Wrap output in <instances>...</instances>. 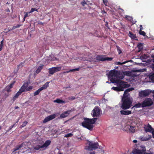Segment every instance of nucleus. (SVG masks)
I'll list each match as a JSON object with an SVG mask.
<instances>
[{
  "mask_svg": "<svg viewBox=\"0 0 154 154\" xmlns=\"http://www.w3.org/2000/svg\"><path fill=\"white\" fill-rule=\"evenodd\" d=\"M134 90L133 88H128L126 90L122 97L121 108L123 110L129 109L132 106V101L130 99L129 92Z\"/></svg>",
  "mask_w": 154,
  "mask_h": 154,
  "instance_id": "f257e3e1",
  "label": "nucleus"
},
{
  "mask_svg": "<svg viewBox=\"0 0 154 154\" xmlns=\"http://www.w3.org/2000/svg\"><path fill=\"white\" fill-rule=\"evenodd\" d=\"M110 81L112 83L116 84L117 87H113L112 88V89L116 91H123L124 88L129 87L126 82L116 78H112Z\"/></svg>",
  "mask_w": 154,
  "mask_h": 154,
  "instance_id": "f03ea898",
  "label": "nucleus"
},
{
  "mask_svg": "<svg viewBox=\"0 0 154 154\" xmlns=\"http://www.w3.org/2000/svg\"><path fill=\"white\" fill-rule=\"evenodd\" d=\"M97 119L96 118L92 119L85 118L84 121L82 122L81 125L83 127L90 131H92L94 127L93 124L95 123Z\"/></svg>",
  "mask_w": 154,
  "mask_h": 154,
  "instance_id": "7ed1b4c3",
  "label": "nucleus"
},
{
  "mask_svg": "<svg viewBox=\"0 0 154 154\" xmlns=\"http://www.w3.org/2000/svg\"><path fill=\"white\" fill-rule=\"evenodd\" d=\"M146 149L144 146L138 145L137 149H133L132 152L134 154H154L152 152H146Z\"/></svg>",
  "mask_w": 154,
  "mask_h": 154,
  "instance_id": "20e7f679",
  "label": "nucleus"
},
{
  "mask_svg": "<svg viewBox=\"0 0 154 154\" xmlns=\"http://www.w3.org/2000/svg\"><path fill=\"white\" fill-rule=\"evenodd\" d=\"M120 72L115 69L111 70L109 72L107 73L108 78L110 79L112 78H113V77H116V78H119L120 79H122L124 77V75L121 74V76H119L120 75Z\"/></svg>",
  "mask_w": 154,
  "mask_h": 154,
  "instance_id": "39448f33",
  "label": "nucleus"
},
{
  "mask_svg": "<svg viewBox=\"0 0 154 154\" xmlns=\"http://www.w3.org/2000/svg\"><path fill=\"white\" fill-rule=\"evenodd\" d=\"M153 102L150 98H146L142 102V107L143 108L150 106L152 105Z\"/></svg>",
  "mask_w": 154,
  "mask_h": 154,
  "instance_id": "423d86ee",
  "label": "nucleus"
},
{
  "mask_svg": "<svg viewBox=\"0 0 154 154\" xmlns=\"http://www.w3.org/2000/svg\"><path fill=\"white\" fill-rule=\"evenodd\" d=\"M88 144L89 146L88 147V148H85V149L90 150L97 149L98 148L99 146L98 143L97 142L93 143L91 141H88Z\"/></svg>",
  "mask_w": 154,
  "mask_h": 154,
  "instance_id": "0eeeda50",
  "label": "nucleus"
},
{
  "mask_svg": "<svg viewBox=\"0 0 154 154\" xmlns=\"http://www.w3.org/2000/svg\"><path fill=\"white\" fill-rule=\"evenodd\" d=\"M104 56L103 55H97L96 56L95 59L97 61H104L106 60L110 61L113 59V58L112 57H104Z\"/></svg>",
  "mask_w": 154,
  "mask_h": 154,
  "instance_id": "6e6552de",
  "label": "nucleus"
},
{
  "mask_svg": "<svg viewBox=\"0 0 154 154\" xmlns=\"http://www.w3.org/2000/svg\"><path fill=\"white\" fill-rule=\"evenodd\" d=\"M151 92V91L149 90L141 91L139 92V96L140 97H144L149 95Z\"/></svg>",
  "mask_w": 154,
  "mask_h": 154,
  "instance_id": "1a4fd4ad",
  "label": "nucleus"
},
{
  "mask_svg": "<svg viewBox=\"0 0 154 154\" xmlns=\"http://www.w3.org/2000/svg\"><path fill=\"white\" fill-rule=\"evenodd\" d=\"M100 109L98 106H95L92 111L91 115L93 117H98L100 114Z\"/></svg>",
  "mask_w": 154,
  "mask_h": 154,
  "instance_id": "9d476101",
  "label": "nucleus"
},
{
  "mask_svg": "<svg viewBox=\"0 0 154 154\" xmlns=\"http://www.w3.org/2000/svg\"><path fill=\"white\" fill-rule=\"evenodd\" d=\"M61 69V67H54L50 68L48 69L49 74L50 75H53L55 72L59 71Z\"/></svg>",
  "mask_w": 154,
  "mask_h": 154,
  "instance_id": "9b49d317",
  "label": "nucleus"
},
{
  "mask_svg": "<svg viewBox=\"0 0 154 154\" xmlns=\"http://www.w3.org/2000/svg\"><path fill=\"white\" fill-rule=\"evenodd\" d=\"M73 111V109H71L70 110H69L65 111L60 115V117L61 118H66L68 116L71 112H72Z\"/></svg>",
  "mask_w": 154,
  "mask_h": 154,
  "instance_id": "f8f14e48",
  "label": "nucleus"
},
{
  "mask_svg": "<svg viewBox=\"0 0 154 154\" xmlns=\"http://www.w3.org/2000/svg\"><path fill=\"white\" fill-rule=\"evenodd\" d=\"M56 117L55 114H53L49 116L46 117L43 121V123H46L47 122L54 119Z\"/></svg>",
  "mask_w": 154,
  "mask_h": 154,
  "instance_id": "ddd939ff",
  "label": "nucleus"
},
{
  "mask_svg": "<svg viewBox=\"0 0 154 154\" xmlns=\"http://www.w3.org/2000/svg\"><path fill=\"white\" fill-rule=\"evenodd\" d=\"M145 130L146 132H150L152 134V132L154 131L153 128L152 127L151 125L148 124L147 125L146 127V125H145L144 127Z\"/></svg>",
  "mask_w": 154,
  "mask_h": 154,
  "instance_id": "4468645a",
  "label": "nucleus"
},
{
  "mask_svg": "<svg viewBox=\"0 0 154 154\" xmlns=\"http://www.w3.org/2000/svg\"><path fill=\"white\" fill-rule=\"evenodd\" d=\"M120 113L121 115H128L132 113L131 111L129 110H122L120 111Z\"/></svg>",
  "mask_w": 154,
  "mask_h": 154,
  "instance_id": "2eb2a0df",
  "label": "nucleus"
},
{
  "mask_svg": "<svg viewBox=\"0 0 154 154\" xmlns=\"http://www.w3.org/2000/svg\"><path fill=\"white\" fill-rule=\"evenodd\" d=\"M151 138L152 136L151 135H148L147 136L145 137L140 136V139L142 141H146L149 140Z\"/></svg>",
  "mask_w": 154,
  "mask_h": 154,
  "instance_id": "dca6fc26",
  "label": "nucleus"
},
{
  "mask_svg": "<svg viewBox=\"0 0 154 154\" xmlns=\"http://www.w3.org/2000/svg\"><path fill=\"white\" fill-rule=\"evenodd\" d=\"M28 83H24L23 85L20 88L19 90H20V91L22 92H23L25 91H26V88L27 87H28Z\"/></svg>",
  "mask_w": 154,
  "mask_h": 154,
  "instance_id": "f3484780",
  "label": "nucleus"
},
{
  "mask_svg": "<svg viewBox=\"0 0 154 154\" xmlns=\"http://www.w3.org/2000/svg\"><path fill=\"white\" fill-rule=\"evenodd\" d=\"M129 36L130 37L131 39L137 40V37L135 34H133L131 32H129Z\"/></svg>",
  "mask_w": 154,
  "mask_h": 154,
  "instance_id": "a211bd4d",
  "label": "nucleus"
},
{
  "mask_svg": "<svg viewBox=\"0 0 154 154\" xmlns=\"http://www.w3.org/2000/svg\"><path fill=\"white\" fill-rule=\"evenodd\" d=\"M135 126H128V128H129V131L130 132L134 133L135 132Z\"/></svg>",
  "mask_w": 154,
  "mask_h": 154,
  "instance_id": "6ab92c4d",
  "label": "nucleus"
},
{
  "mask_svg": "<svg viewBox=\"0 0 154 154\" xmlns=\"http://www.w3.org/2000/svg\"><path fill=\"white\" fill-rule=\"evenodd\" d=\"M13 85L14 83H11L9 85L6 86V91H7V92H9L11 91V89L13 87Z\"/></svg>",
  "mask_w": 154,
  "mask_h": 154,
  "instance_id": "aec40b11",
  "label": "nucleus"
},
{
  "mask_svg": "<svg viewBox=\"0 0 154 154\" xmlns=\"http://www.w3.org/2000/svg\"><path fill=\"white\" fill-rule=\"evenodd\" d=\"M51 141L50 140H46L45 142L42 145V147H43V148L45 147H47L49 145H50V144H51Z\"/></svg>",
  "mask_w": 154,
  "mask_h": 154,
  "instance_id": "412c9836",
  "label": "nucleus"
},
{
  "mask_svg": "<svg viewBox=\"0 0 154 154\" xmlns=\"http://www.w3.org/2000/svg\"><path fill=\"white\" fill-rule=\"evenodd\" d=\"M49 83V82H46L42 87L40 88L41 89L43 90L46 89L48 87Z\"/></svg>",
  "mask_w": 154,
  "mask_h": 154,
  "instance_id": "4be33fe9",
  "label": "nucleus"
},
{
  "mask_svg": "<svg viewBox=\"0 0 154 154\" xmlns=\"http://www.w3.org/2000/svg\"><path fill=\"white\" fill-rule=\"evenodd\" d=\"M44 65H42L39 66L36 70L35 72L36 74L39 73L43 69Z\"/></svg>",
  "mask_w": 154,
  "mask_h": 154,
  "instance_id": "5701e85b",
  "label": "nucleus"
},
{
  "mask_svg": "<svg viewBox=\"0 0 154 154\" xmlns=\"http://www.w3.org/2000/svg\"><path fill=\"white\" fill-rule=\"evenodd\" d=\"M54 102L57 103H65V101L59 99H57L56 100H54Z\"/></svg>",
  "mask_w": 154,
  "mask_h": 154,
  "instance_id": "b1692460",
  "label": "nucleus"
},
{
  "mask_svg": "<svg viewBox=\"0 0 154 154\" xmlns=\"http://www.w3.org/2000/svg\"><path fill=\"white\" fill-rule=\"evenodd\" d=\"M141 107H142V103H139L136 104L134 106L131 108V109H133L134 107L136 108H140Z\"/></svg>",
  "mask_w": 154,
  "mask_h": 154,
  "instance_id": "393cba45",
  "label": "nucleus"
},
{
  "mask_svg": "<svg viewBox=\"0 0 154 154\" xmlns=\"http://www.w3.org/2000/svg\"><path fill=\"white\" fill-rule=\"evenodd\" d=\"M79 70V68H78L75 69H71L68 71H66V72H63V73H68L70 72H75L76 71H78Z\"/></svg>",
  "mask_w": 154,
  "mask_h": 154,
  "instance_id": "a878e982",
  "label": "nucleus"
},
{
  "mask_svg": "<svg viewBox=\"0 0 154 154\" xmlns=\"http://www.w3.org/2000/svg\"><path fill=\"white\" fill-rule=\"evenodd\" d=\"M143 44L141 43H139L137 45V47L139 49V51H141L143 49Z\"/></svg>",
  "mask_w": 154,
  "mask_h": 154,
  "instance_id": "bb28decb",
  "label": "nucleus"
},
{
  "mask_svg": "<svg viewBox=\"0 0 154 154\" xmlns=\"http://www.w3.org/2000/svg\"><path fill=\"white\" fill-rule=\"evenodd\" d=\"M42 146H40L39 145H36L35 146L33 147V149L34 150H39L41 148H43V147H42Z\"/></svg>",
  "mask_w": 154,
  "mask_h": 154,
  "instance_id": "cd10ccee",
  "label": "nucleus"
},
{
  "mask_svg": "<svg viewBox=\"0 0 154 154\" xmlns=\"http://www.w3.org/2000/svg\"><path fill=\"white\" fill-rule=\"evenodd\" d=\"M24 145V143H22L19 145H17L14 149V151H16L18 150L19 149L22 147Z\"/></svg>",
  "mask_w": 154,
  "mask_h": 154,
  "instance_id": "c85d7f7f",
  "label": "nucleus"
},
{
  "mask_svg": "<svg viewBox=\"0 0 154 154\" xmlns=\"http://www.w3.org/2000/svg\"><path fill=\"white\" fill-rule=\"evenodd\" d=\"M42 91L40 88H39L38 90H37L36 91L34 92V96H36L37 95H38L39 94L40 92Z\"/></svg>",
  "mask_w": 154,
  "mask_h": 154,
  "instance_id": "c756f323",
  "label": "nucleus"
},
{
  "mask_svg": "<svg viewBox=\"0 0 154 154\" xmlns=\"http://www.w3.org/2000/svg\"><path fill=\"white\" fill-rule=\"evenodd\" d=\"M139 33L140 35H142L143 36L146 35V33L144 31H142V29H140Z\"/></svg>",
  "mask_w": 154,
  "mask_h": 154,
  "instance_id": "7c9ffc66",
  "label": "nucleus"
},
{
  "mask_svg": "<svg viewBox=\"0 0 154 154\" xmlns=\"http://www.w3.org/2000/svg\"><path fill=\"white\" fill-rule=\"evenodd\" d=\"M28 123V122L27 121H25L23 122L22 125H21L20 127L21 128L24 127Z\"/></svg>",
  "mask_w": 154,
  "mask_h": 154,
  "instance_id": "2f4dec72",
  "label": "nucleus"
},
{
  "mask_svg": "<svg viewBox=\"0 0 154 154\" xmlns=\"http://www.w3.org/2000/svg\"><path fill=\"white\" fill-rule=\"evenodd\" d=\"M149 78L152 81L154 82V73L150 75Z\"/></svg>",
  "mask_w": 154,
  "mask_h": 154,
  "instance_id": "473e14b6",
  "label": "nucleus"
},
{
  "mask_svg": "<svg viewBox=\"0 0 154 154\" xmlns=\"http://www.w3.org/2000/svg\"><path fill=\"white\" fill-rule=\"evenodd\" d=\"M117 51L119 54H120L122 52L120 48L118 46H116Z\"/></svg>",
  "mask_w": 154,
  "mask_h": 154,
  "instance_id": "72a5a7b5",
  "label": "nucleus"
},
{
  "mask_svg": "<svg viewBox=\"0 0 154 154\" xmlns=\"http://www.w3.org/2000/svg\"><path fill=\"white\" fill-rule=\"evenodd\" d=\"M25 62H22L20 63L17 66V68L18 69H19L20 68L22 67L24 65Z\"/></svg>",
  "mask_w": 154,
  "mask_h": 154,
  "instance_id": "f704fd0d",
  "label": "nucleus"
},
{
  "mask_svg": "<svg viewBox=\"0 0 154 154\" xmlns=\"http://www.w3.org/2000/svg\"><path fill=\"white\" fill-rule=\"evenodd\" d=\"M23 93L20 90H19V91L15 94L16 97H18L21 94V93Z\"/></svg>",
  "mask_w": 154,
  "mask_h": 154,
  "instance_id": "c9c22d12",
  "label": "nucleus"
},
{
  "mask_svg": "<svg viewBox=\"0 0 154 154\" xmlns=\"http://www.w3.org/2000/svg\"><path fill=\"white\" fill-rule=\"evenodd\" d=\"M38 9H36V8H32L31 9V10H30V11L29 12V13H30L33 12L34 11H38Z\"/></svg>",
  "mask_w": 154,
  "mask_h": 154,
  "instance_id": "e433bc0d",
  "label": "nucleus"
},
{
  "mask_svg": "<svg viewBox=\"0 0 154 154\" xmlns=\"http://www.w3.org/2000/svg\"><path fill=\"white\" fill-rule=\"evenodd\" d=\"M20 26H21V25H20V24H18L16 26H14L12 27V28L11 29V30H14L17 28H19Z\"/></svg>",
  "mask_w": 154,
  "mask_h": 154,
  "instance_id": "4c0bfd02",
  "label": "nucleus"
},
{
  "mask_svg": "<svg viewBox=\"0 0 154 154\" xmlns=\"http://www.w3.org/2000/svg\"><path fill=\"white\" fill-rule=\"evenodd\" d=\"M72 134L71 133H69L66 134L65 136L64 137H71L72 135Z\"/></svg>",
  "mask_w": 154,
  "mask_h": 154,
  "instance_id": "58836bf2",
  "label": "nucleus"
},
{
  "mask_svg": "<svg viewBox=\"0 0 154 154\" xmlns=\"http://www.w3.org/2000/svg\"><path fill=\"white\" fill-rule=\"evenodd\" d=\"M147 58V56L145 54L142 55L140 57V58L141 59H145Z\"/></svg>",
  "mask_w": 154,
  "mask_h": 154,
  "instance_id": "ea45409f",
  "label": "nucleus"
},
{
  "mask_svg": "<svg viewBox=\"0 0 154 154\" xmlns=\"http://www.w3.org/2000/svg\"><path fill=\"white\" fill-rule=\"evenodd\" d=\"M118 9H119V10H120V11H119V13H120H120L124 14V10L122 9V8H120V7Z\"/></svg>",
  "mask_w": 154,
  "mask_h": 154,
  "instance_id": "a19ab883",
  "label": "nucleus"
},
{
  "mask_svg": "<svg viewBox=\"0 0 154 154\" xmlns=\"http://www.w3.org/2000/svg\"><path fill=\"white\" fill-rule=\"evenodd\" d=\"M32 89V87L31 86H29L28 87H27L26 90V91H29Z\"/></svg>",
  "mask_w": 154,
  "mask_h": 154,
  "instance_id": "79ce46f5",
  "label": "nucleus"
},
{
  "mask_svg": "<svg viewBox=\"0 0 154 154\" xmlns=\"http://www.w3.org/2000/svg\"><path fill=\"white\" fill-rule=\"evenodd\" d=\"M75 97L74 96H72L71 97H69L68 98V99L69 100H75Z\"/></svg>",
  "mask_w": 154,
  "mask_h": 154,
  "instance_id": "37998d69",
  "label": "nucleus"
},
{
  "mask_svg": "<svg viewBox=\"0 0 154 154\" xmlns=\"http://www.w3.org/2000/svg\"><path fill=\"white\" fill-rule=\"evenodd\" d=\"M15 125V124L13 125H11L10 127L9 128V129L7 131H10L11 130V129Z\"/></svg>",
  "mask_w": 154,
  "mask_h": 154,
  "instance_id": "c03bdc74",
  "label": "nucleus"
},
{
  "mask_svg": "<svg viewBox=\"0 0 154 154\" xmlns=\"http://www.w3.org/2000/svg\"><path fill=\"white\" fill-rule=\"evenodd\" d=\"M103 3L106 6L108 4V2L107 0H103Z\"/></svg>",
  "mask_w": 154,
  "mask_h": 154,
  "instance_id": "a18cd8bd",
  "label": "nucleus"
},
{
  "mask_svg": "<svg viewBox=\"0 0 154 154\" xmlns=\"http://www.w3.org/2000/svg\"><path fill=\"white\" fill-rule=\"evenodd\" d=\"M125 18L129 20H131L132 19V18L130 16H129L126 15L125 16Z\"/></svg>",
  "mask_w": 154,
  "mask_h": 154,
  "instance_id": "49530a36",
  "label": "nucleus"
},
{
  "mask_svg": "<svg viewBox=\"0 0 154 154\" xmlns=\"http://www.w3.org/2000/svg\"><path fill=\"white\" fill-rule=\"evenodd\" d=\"M128 62V61H125L124 62H123V63H121L120 62H118V63L119 65H122V64H125Z\"/></svg>",
  "mask_w": 154,
  "mask_h": 154,
  "instance_id": "de8ad7c7",
  "label": "nucleus"
},
{
  "mask_svg": "<svg viewBox=\"0 0 154 154\" xmlns=\"http://www.w3.org/2000/svg\"><path fill=\"white\" fill-rule=\"evenodd\" d=\"M15 96L16 95H15L12 98V100L14 101H15L16 99L18 98L17 97H16Z\"/></svg>",
  "mask_w": 154,
  "mask_h": 154,
  "instance_id": "09e8293b",
  "label": "nucleus"
},
{
  "mask_svg": "<svg viewBox=\"0 0 154 154\" xmlns=\"http://www.w3.org/2000/svg\"><path fill=\"white\" fill-rule=\"evenodd\" d=\"M81 4L83 6H84L85 5L87 4V3L85 1H84V2H81Z\"/></svg>",
  "mask_w": 154,
  "mask_h": 154,
  "instance_id": "8fccbe9b",
  "label": "nucleus"
},
{
  "mask_svg": "<svg viewBox=\"0 0 154 154\" xmlns=\"http://www.w3.org/2000/svg\"><path fill=\"white\" fill-rule=\"evenodd\" d=\"M28 16V14L27 13H26V14H25V15H24V20H25V18L27 17Z\"/></svg>",
  "mask_w": 154,
  "mask_h": 154,
  "instance_id": "3c124183",
  "label": "nucleus"
},
{
  "mask_svg": "<svg viewBox=\"0 0 154 154\" xmlns=\"http://www.w3.org/2000/svg\"><path fill=\"white\" fill-rule=\"evenodd\" d=\"M0 45L2 46H3V40L1 41V44H0Z\"/></svg>",
  "mask_w": 154,
  "mask_h": 154,
  "instance_id": "603ef678",
  "label": "nucleus"
},
{
  "mask_svg": "<svg viewBox=\"0 0 154 154\" xmlns=\"http://www.w3.org/2000/svg\"><path fill=\"white\" fill-rule=\"evenodd\" d=\"M3 46L0 45V51H1L2 49Z\"/></svg>",
  "mask_w": 154,
  "mask_h": 154,
  "instance_id": "864d4df0",
  "label": "nucleus"
},
{
  "mask_svg": "<svg viewBox=\"0 0 154 154\" xmlns=\"http://www.w3.org/2000/svg\"><path fill=\"white\" fill-rule=\"evenodd\" d=\"M95 152H91L89 154H95Z\"/></svg>",
  "mask_w": 154,
  "mask_h": 154,
  "instance_id": "5fc2aeb1",
  "label": "nucleus"
},
{
  "mask_svg": "<svg viewBox=\"0 0 154 154\" xmlns=\"http://www.w3.org/2000/svg\"><path fill=\"white\" fill-rule=\"evenodd\" d=\"M133 142L134 143H137V140H133Z\"/></svg>",
  "mask_w": 154,
  "mask_h": 154,
  "instance_id": "6e6d98bb",
  "label": "nucleus"
},
{
  "mask_svg": "<svg viewBox=\"0 0 154 154\" xmlns=\"http://www.w3.org/2000/svg\"><path fill=\"white\" fill-rule=\"evenodd\" d=\"M152 137L154 138V131L152 132Z\"/></svg>",
  "mask_w": 154,
  "mask_h": 154,
  "instance_id": "4d7b16f0",
  "label": "nucleus"
},
{
  "mask_svg": "<svg viewBox=\"0 0 154 154\" xmlns=\"http://www.w3.org/2000/svg\"><path fill=\"white\" fill-rule=\"evenodd\" d=\"M133 72H138V70H133Z\"/></svg>",
  "mask_w": 154,
  "mask_h": 154,
  "instance_id": "13d9d810",
  "label": "nucleus"
},
{
  "mask_svg": "<svg viewBox=\"0 0 154 154\" xmlns=\"http://www.w3.org/2000/svg\"><path fill=\"white\" fill-rule=\"evenodd\" d=\"M19 107L18 106H16L14 107L15 109H18Z\"/></svg>",
  "mask_w": 154,
  "mask_h": 154,
  "instance_id": "bf43d9fd",
  "label": "nucleus"
},
{
  "mask_svg": "<svg viewBox=\"0 0 154 154\" xmlns=\"http://www.w3.org/2000/svg\"><path fill=\"white\" fill-rule=\"evenodd\" d=\"M20 119V118H19L17 120V121L16 122V123H17L18 122H19V120Z\"/></svg>",
  "mask_w": 154,
  "mask_h": 154,
  "instance_id": "052dcab7",
  "label": "nucleus"
},
{
  "mask_svg": "<svg viewBox=\"0 0 154 154\" xmlns=\"http://www.w3.org/2000/svg\"><path fill=\"white\" fill-rule=\"evenodd\" d=\"M140 29H142V30L143 29V28L142 25H140Z\"/></svg>",
  "mask_w": 154,
  "mask_h": 154,
  "instance_id": "680f3d73",
  "label": "nucleus"
},
{
  "mask_svg": "<svg viewBox=\"0 0 154 154\" xmlns=\"http://www.w3.org/2000/svg\"><path fill=\"white\" fill-rule=\"evenodd\" d=\"M58 154H63V153L62 152H59Z\"/></svg>",
  "mask_w": 154,
  "mask_h": 154,
  "instance_id": "e2e57ef3",
  "label": "nucleus"
},
{
  "mask_svg": "<svg viewBox=\"0 0 154 154\" xmlns=\"http://www.w3.org/2000/svg\"><path fill=\"white\" fill-rule=\"evenodd\" d=\"M70 88V87L69 86V87H66V88Z\"/></svg>",
  "mask_w": 154,
  "mask_h": 154,
  "instance_id": "0e129e2a",
  "label": "nucleus"
},
{
  "mask_svg": "<svg viewBox=\"0 0 154 154\" xmlns=\"http://www.w3.org/2000/svg\"><path fill=\"white\" fill-rule=\"evenodd\" d=\"M154 58L153 59V61L154 62V56H152Z\"/></svg>",
  "mask_w": 154,
  "mask_h": 154,
  "instance_id": "69168bd1",
  "label": "nucleus"
},
{
  "mask_svg": "<svg viewBox=\"0 0 154 154\" xmlns=\"http://www.w3.org/2000/svg\"><path fill=\"white\" fill-rule=\"evenodd\" d=\"M93 61H96L95 60H94Z\"/></svg>",
  "mask_w": 154,
  "mask_h": 154,
  "instance_id": "338daca9",
  "label": "nucleus"
},
{
  "mask_svg": "<svg viewBox=\"0 0 154 154\" xmlns=\"http://www.w3.org/2000/svg\"><path fill=\"white\" fill-rule=\"evenodd\" d=\"M10 31V30H9V31Z\"/></svg>",
  "mask_w": 154,
  "mask_h": 154,
  "instance_id": "774afa93",
  "label": "nucleus"
}]
</instances>
